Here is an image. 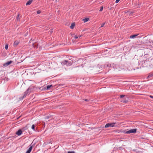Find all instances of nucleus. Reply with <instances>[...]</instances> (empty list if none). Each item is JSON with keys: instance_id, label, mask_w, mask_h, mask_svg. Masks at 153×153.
Here are the masks:
<instances>
[{"instance_id": "7ed1b4c3", "label": "nucleus", "mask_w": 153, "mask_h": 153, "mask_svg": "<svg viewBox=\"0 0 153 153\" xmlns=\"http://www.w3.org/2000/svg\"><path fill=\"white\" fill-rule=\"evenodd\" d=\"M124 132L126 134L133 133H134V129H132L126 131H125Z\"/></svg>"}, {"instance_id": "412c9836", "label": "nucleus", "mask_w": 153, "mask_h": 153, "mask_svg": "<svg viewBox=\"0 0 153 153\" xmlns=\"http://www.w3.org/2000/svg\"><path fill=\"white\" fill-rule=\"evenodd\" d=\"M125 96V95H121L120 96V98H122L123 97H124V96Z\"/></svg>"}, {"instance_id": "39448f33", "label": "nucleus", "mask_w": 153, "mask_h": 153, "mask_svg": "<svg viewBox=\"0 0 153 153\" xmlns=\"http://www.w3.org/2000/svg\"><path fill=\"white\" fill-rule=\"evenodd\" d=\"M12 61H8L7 62L5 63L3 65L4 66H7L10 64H11L12 63Z\"/></svg>"}, {"instance_id": "a878e982", "label": "nucleus", "mask_w": 153, "mask_h": 153, "mask_svg": "<svg viewBox=\"0 0 153 153\" xmlns=\"http://www.w3.org/2000/svg\"><path fill=\"white\" fill-rule=\"evenodd\" d=\"M19 15H18V17H17V21H18V20H19Z\"/></svg>"}, {"instance_id": "6e6552de", "label": "nucleus", "mask_w": 153, "mask_h": 153, "mask_svg": "<svg viewBox=\"0 0 153 153\" xmlns=\"http://www.w3.org/2000/svg\"><path fill=\"white\" fill-rule=\"evenodd\" d=\"M19 42L18 41H15L13 44V45L14 46H16L19 43Z\"/></svg>"}, {"instance_id": "aec40b11", "label": "nucleus", "mask_w": 153, "mask_h": 153, "mask_svg": "<svg viewBox=\"0 0 153 153\" xmlns=\"http://www.w3.org/2000/svg\"><path fill=\"white\" fill-rule=\"evenodd\" d=\"M38 14H39L41 13V11L40 10H38L37 12Z\"/></svg>"}, {"instance_id": "a211bd4d", "label": "nucleus", "mask_w": 153, "mask_h": 153, "mask_svg": "<svg viewBox=\"0 0 153 153\" xmlns=\"http://www.w3.org/2000/svg\"><path fill=\"white\" fill-rule=\"evenodd\" d=\"M27 93V92H26L24 94V95L23 96V98H24L26 96Z\"/></svg>"}, {"instance_id": "0eeeda50", "label": "nucleus", "mask_w": 153, "mask_h": 153, "mask_svg": "<svg viewBox=\"0 0 153 153\" xmlns=\"http://www.w3.org/2000/svg\"><path fill=\"white\" fill-rule=\"evenodd\" d=\"M32 2V0H29L26 3V5H30L31 4Z\"/></svg>"}, {"instance_id": "5701e85b", "label": "nucleus", "mask_w": 153, "mask_h": 153, "mask_svg": "<svg viewBox=\"0 0 153 153\" xmlns=\"http://www.w3.org/2000/svg\"><path fill=\"white\" fill-rule=\"evenodd\" d=\"M53 32V30L52 29L51 31L50 32V34H51Z\"/></svg>"}, {"instance_id": "1a4fd4ad", "label": "nucleus", "mask_w": 153, "mask_h": 153, "mask_svg": "<svg viewBox=\"0 0 153 153\" xmlns=\"http://www.w3.org/2000/svg\"><path fill=\"white\" fill-rule=\"evenodd\" d=\"M75 24L74 23H72L71 24V26H70V27L72 29H73L75 26Z\"/></svg>"}, {"instance_id": "20e7f679", "label": "nucleus", "mask_w": 153, "mask_h": 153, "mask_svg": "<svg viewBox=\"0 0 153 153\" xmlns=\"http://www.w3.org/2000/svg\"><path fill=\"white\" fill-rule=\"evenodd\" d=\"M32 148L33 146H30V148H29L28 150H27V151L25 153H30L32 150Z\"/></svg>"}, {"instance_id": "f257e3e1", "label": "nucleus", "mask_w": 153, "mask_h": 153, "mask_svg": "<svg viewBox=\"0 0 153 153\" xmlns=\"http://www.w3.org/2000/svg\"><path fill=\"white\" fill-rule=\"evenodd\" d=\"M73 61L71 59H69L67 60H64L61 62V64L62 65H66L67 66H70L72 63Z\"/></svg>"}, {"instance_id": "c85d7f7f", "label": "nucleus", "mask_w": 153, "mask_h": 153, "mask_svg": "<svg viewBox=\"0 0 153 153\" xmlns=\"http://www.w3.org/2000/svg\"><path fill=\"white\" fill-rule=\"evenodd\" d=\"M150 97L151 98H153V96H152V95H150Z\"/></svg>"}, {"instance_id": "4be33fe9", "label": "nucleus", "mask_w": 153, "mask_h": 153, "mask_svg": "<svg viewBox=\"0 0 153 153\" xmlns=\"http://www.w3.org/2000/svg\"><path fill=\"white\" fill-rule=\"evenodd\" d=\"M130 38H134V35L130 36Z\"/></svg>"}, {"instance_id": "6ab92c4d", "label": "nucleus", "mask_w": 153, "mask_h": 153, "mask_svg": "<svg viewBox=\"0 0 153 153\" xmlns=\"http://www.w3.org/2000/svg\"><path fill=\"white\" fill-rule=\"evenodd\" d=\"M74 151H69L68 152V153H74Z\"/></svg>"}, {"instance_id": "cd10ccee", "label": "nucleus", "mask_w": 153, "mask_h": 153, "mask_svg": "<svg viewBox=\"0 0 153 153\" xmlns=\"http://www.w3.org/2000/svg\"><path fill=\"white\" fill-rule=\"evenodd\" d=\"M137 130V129L134 128V133H136Z\"/></svg>"}, {"instance_id": "4468645a", "label": "nucleus", "mask_w": 153, "mask_h": 153, "mask_svg": "<svg viewBox=\"0 0 153 153\" xmlns=\"http://www.w3.org/2000/svg\"><path fill=\"white\" fill-rule=\"evenodd\" d=\"M103 6H102V7H100V11H102L103 9Z\"/></svg>"}, {"instance_id": "f03ea898", "label": "nucleus", "mask_w": 153, "mask_h": 153, "mask_svg": "<svg viewBox=\"0 0 153 153\" xmlns=\"http://www.w3.org/2000/svg\"><path fill=\"white\" fill-rule=\"evenodd\" d=\"M115 123H108L106 124L105 126V128H108L109 127H113L114 126Z\"/></svg>"}, {"instance_id": "393cba45", "label": "nucleus", "mask_w": 153, "mask_h": 153, "mask_svg": "<svg viewBox=\"0 0 153 153\" xmlns=\"http://www.w3.org/2000/svg\"><path fill=\"white\" fill-rule=\"evenodd\" d=\"M137 35H138V34H134V38H136V37Z\"/></svg>"}, {"instance_id": "9d476101", "label": "nucleus", "mask_w": 153, "mask_h": 153, "mask_svg": "<svg viewBox=\"0 0 153 153\" xmlns=\"http://www.w3.org/2000/svg\"><path fill=\"white\" fill-rule=\"evenodd\" d=\"M89 19L88 18H85L83 19V21L84 22H86L89 20Z\"/></svg>"}, {"instance_id": "f8f14e48", "label": "nucleus", "mask_w": 153, "mask_h": 153, "mask_svg": "<svg viewBox=\"0 0 153 153\" xmlns=\"http://www.w3.org/2000/svg\"><path fill=\"white\" fill-rule=\"evenodd\" d=\"M153 76V74H150L147 77V78H149L150 77H152Z\"/></svg>"}, {"instance_id": "bb28decb", "label": "nucleus", "mask_w": 153, "mask_h": 153, "mask_svg": "<svg viewBox=\"0 0 153 153\" xmlns=\"http://www.w3.org/2000/svg\"><path fill=\"white\" fill-rule=\"evenodd\" d=\"M121 102H126V101H123V100H121Z\"/></svg>"}, {"instance_id": "dca6fc26", "label": "nucleus", "mask_w": 153, "mask_h": 153, "mask_svg": "<svg viewBox=\"0 0 153 153\" xmlns=\"http://www.w3.org/2000/svg\"><path fill=\"white\" fill-rule=\"evenodd\" d=\"M105 22H104V23H103V24H102L101 25V27H100L99 28H100L101 27H103L104 26V25H105Z\"/></svg>"}, {"instance_id": "2eb2a0df", "label": "nucleus", "mask_w": 153, "mask_h": 153, "mask_svg": "<svg viewBox=\"0 0 153 153\" xmlns=\"http://www.w3.org/2000/svg\"><path fill=\"white\" fill-rule=\"evenodd\" d=\"M35 126L34 125H33L31 126V128L33 129H34Z\"/></svg>"}, {"instance_id": "9b49d317", "label": "nucleus", "mask_w": 153, "mask_h": 153, "mask_svg": "<svg viewBox=\"0 0 153 153\" xmlns=\"http://www.w3.org/2000/svg\"><path fill=\"white\" fill-rule=\"evenodd\" d=\"M52 86V85H49L47 86V89H48Z\"/></svg>"}, {"instance_id": "ddd939ff", "label": "nucleus", "mask_w": 153, "mask_h": 153, "mask_svg": "<svg viewBox=\"0 0 153 153\" xmlns=\"http://www.w3.org/2000/svg\"><path fill=\"white\" fill-rule=\"evenodd\" d=\"M81 36H75L74 37V38L75 39H78V38H80Z\"/></svg>"}, {"instance_id": "b1692460", "label": "nucleus", "mask_w": 153, "mask_h": 153, "mask_svg": "<svg viewBox=\"0 0 153 153\" xmlns=\"http://www.w3.org/2000/svg\"><path fill=\"white\" fill-rule=\"evenodd\" d=\"M120 0H116V1H115V2L116 3H118L119 2V1H120Z\"/></svg>"}, {"instance_id": "423d86ee", "label": "nucleus", "mask_w": 153, "mask_h": 153, "mask_svg": "<svg viewBox=\"0 0 153 153\" xmlns=\"http://www.w3.org/2000/svg\"><path fill=\"white\" fill-rule=\"evenodd\" d=\"M22 133V131L21 129H19L16 133V134L18 135H20Z\"/></svg>"}, {"instance_id": "f3484780", "label": "nucleus", "mask_w": 153, "mask_h": 153, "mask_svg": "<svg viewBox=\"0 0 153 153\" xmlns=\"http://www.w3.org/2000/svg\"><path fill=\"white\" fill-rule=\"evenodd\" d=\"M8 48V45H5V49L6 50H7Z\"/></svg>"}]
</instances>
